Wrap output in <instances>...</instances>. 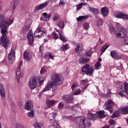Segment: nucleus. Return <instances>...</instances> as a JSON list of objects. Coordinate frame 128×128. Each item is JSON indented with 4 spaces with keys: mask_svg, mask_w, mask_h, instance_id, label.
<instances>
[{
    "mask_svg": "<svg viewBox=\"0 0 128 128\" xmlns=\"http://www.w3.org/2000/svg\"><path fill=\"white\" fill-rule=\"evenodd\" d=\"M52 82L48 83L45 88L44 89L43 92H48L50 88L52 90H56L58 86H60L62 84V76L58 73H54L52 75Z\"/></svg>",
    "mask_w": 128,
    "mask_h": 128,
    "instance_id": "obj_1",
    "label": "nucleus"
},
{
    "mask_svg": "<svg viewBox=\"0 0 128 128\" xmlns=\"http://www.w3.org/2000/svg\"><path fill=\"white\" fill-rule=\"evenodd\" d=\"M2 36L1 37V44L2 46L5 48H8L10 46V41L6 37V34H8V31H6V28L2 29Z\"/></svg>",
    "mask_w": 128,
    "mask_h": 128,
    "instance_id": "obj_2",
    "label": "nucleus"
},
{
    "mask_svg": "<svg viewBox=\"0 0 128 128\" xmlns=\"http://www.w3.org/2000/svg\"><path fill=\"white\" fill-rule=\"evenodd\" d=\"M116 36L122 38V42L123 44L128 46V32L126 28L120 30L118 32L116 33Z\"/></svg>",
    "mask_w": 128,
    "mask_h": 128,
    "instance_id": "obj_3",
    "label": "nucleus"
},
{
    "mask_svg": "<svg viewBox=\"0 0 128 128\" xmlns=\"http://www.w3.org/2000/svg\"><path fill=\"white\" fill-rule=\"evenodd\" d=\"M82 70L83 72H86V76H92V74L94 70V66H91L90 68V65L88 64H86L82 66Z\"/></svg>",
    "mask_w": 128,
    "mask_h": 128,
    "instance_id": "obj_4",
    "label": "nucleus"
},
{
    "mask_svg": "<svg viewBox=\"0 0 128 128\" xmlns=\"http://www.w3.org/2000/svg\"><path fill=\"white\" fill-rule=\"evenodd\" d=\"M78 126L80 128H86V119L82 116H78L74 118Z\"/></svg>",
    "mask_w": 128,
    "mask_h": 128,
    "instance_id": "obj_5",
    "label": "nucleus"
},
{
    "mask_svg": "<svg viewBox=\"0 0 128 128\" xmlns=\"http://www.w3.org/2000/svg\"><path fill=\"white\" fill-rule=\"evenodd\" d=\"M112 106H116V104H114L112 100L108 99L104 105V110H108L110 112H112V111L114 110Z\"/></svg>",
    "mask_w": 128,
    "mask_h": 128,
    "instance_id": "obj_6",
    "label": "nucleus"
},
{
    "mask_svg": "<svg viewBox=\"0 0 128 128\" xmlns=\"http://www.w3.org/2000/svg\"><path fill=\"white\" fill-rule=\"evenodd\" d=\"M14 22V17L10 16L8 19L4 20V24L1 29V32H2V28H5L6 30V32H8V27L9 26H10Z\"/></svg>",
    "mask_w": 128,
    "mask_h": 128,
    "instance_id": "obj_7",
    "label": "nucleus"
},
{
    "mask_svg": "<svg viewBox=\"0 0 128 128\" xmlns=\"http://www.w3.org/2000/svg\"><path fill=\"white\" fill-rule=\"evenodd\" d=\"M8 60L9 62H14L16 60V51L14 48H12L8 55Z\"/></svg>",
    "mask_w": 128,
    "mask_h": 128,
    "instance_id": "obj_8",
    "label": "nucleus"
},
{
    "mask_svg": "<svg viewBox=\"0 0 128 128\" xmlns=\"http://www.w3.org/2000/svg\"><path fill=\"white\" fill-rule=\"evenodd\" d=\"M114 16L115 18H123L124 20H128V16L124 14V13L120 12H114Z\"/></svg>",
    "mask_w": 128,
    "mask_h": 128,
    "instance_id": "obj_9",
    "label": "nucleus"
},
{
    "mask_svg": "<svg viewBox=\"0 0 128 128\" xmlns=\"http://www.w3.org/2000/svg\"><path fill=\"white\" fill-rule=\"evenodd\" d=\"M28 86L30 90H34L38 86V82L35 78L30 80L28 84Z\"/></svg>",
    "mask_w": 128,
    "mask_h": 128,
    "instance_id": "obj_10",
    "label": "nucleus"
},
{
    "mask_svg": "<svg viewBox=\"0 0 128 128\" xmlns=\"http://www.w3.org/2000/svg\"><path fill=\"white\" fill-rule=\"evenodd\" d=\"M50 16H52V14H48L46 12H44L42 15L40 20H42V22H48L50 18Z\"/></svg>",
    "mask_w": 128,
    "mask_h": 128,
    "instance_id": "obj_11",
    "label": "nucleus"
},
{
    "mask_svg": "<svg viewBox=\"0 0 128 128\" xmlns=\"http://www.w3.org/2000/svg\"><path fill=\"white\" fill-rule=\"evenodd\" d=\"M110 56L114 60H122V58L121 55H118L116 51L114 50L110 51Z\"/></svg>",
    "mask_w": 128,
    "mask_h": 128,
    "instance_id": "obj_12",
    "label": "nucleus"
},
{
    "mask_svg": "<svg viewBox=\"0 0 128 128\" xmlns=\"http://www.w3.org/2000/svg\"><path fill=\"white\" fill-rule=\"evenodd\" d=\"M48 2H46L44 3H42L40 4L37 5L35 7V11L38 12V10H42V8H44L48 6Z\"/></svg>",
    "mask_w": 128,
    "mask_h": 128,
    "instance_id": "obj_13",
    "label": "nucleus"
},
{
    "mask_svg": "<svg viewBox=\"0 0 128 128\" xmlns=\"http://www.w3.org/2000/svg\"><path fill=\"white\" fill-rule=\"evenodd\" d=\"M82 48H84L82 44H78L75 49V52L78 54V56H82Z\"/></svg>",
    "mask_w": 128,
    "mask_h": 128,
    "instance_id": "obj_14",
    "label": "nucleus"
},
{
    "mask_svg": "<svg viewBox=\"0 0 128 128\" xmlns=\"http://www.w3.org/2000/svg\"><path fill=\"white\" fill-rule=\"evenodd\" d=\"M72 94L71 95H66L62 96V99L65 100L66 102H72L74 100V97H72Z\"/></svg>",
    "mask_w": 128,
    "mask_h": 128,
    "instance_id": "obj_15",
    "label": "nucleus"
},
{
    "mask_svg": "<svg viewBox=\"0 0 128 128\" xmlns=\"http://www.w3.org/2000/svg\"><path fill=\"white\" fill-rule=\"evenodd\" d=\"M27 38L30 44H34V34H32V30L28 32Z\"/></svg>",
    "mask_w": 128,
    "mask_h": 128,
    "instance_id": "obj_16",
    "label": "nucleus"
},
{
    "mask_svg": "<svg viewBox=\"0 0 128 128\" xmlns=\"http://www.w3.org/2000/svg\"><path fill=\"white\" fill-rule=\"evenodd\" d=\"M22 77V70H20V66H19L16 69V78L17 80H20V78Z\"/></svg>",
    "mask_w": 128,
    "mask_h": 128,
    "instance_id": "obj_17",
    "label": "nucleus"
},
{
    "mask_svg": "<svg viewBox=\"0 0 128 128\" xmlns=\"http://www.w3.org/2000/svg\"><path fill=\"white\" fill-rule=\"evenodd\" d=\"M120 30H124V28H118L116 32V28H114L113 26H110V34H116H116H118V31Z\"/></svg>",
    "mask_w": 128,
    "mask_h": 128,
    "instance_id": "obj_18",
    "label": "nucleus"
},
{
    "mask_svg": "<svg viewBox=\"0 0 128 128\" xmlns=\"http://www.w3.org/2000/svg\"><path fill=\"white\" fill-rule=\"evenodd\" d=\"M33 106L32 101H28L25 105L24 108L27 110H32Z\"/></svg>",
    "mask_w": 128,
    "mask_h": 128,
    "instance_id": "obj_19",
    "label": "nucleus"
},
{
    "mask_svg": "<svg viewBox=\"0 0 128 128\" xmlns=\"http://www.w3.org/2000/svg\"><path fill=\"white\" fill-rule=\"evenodd\" d=\"M100 11L103 16H106L108 14V8L106 7L102 8Z\"/></svg>",
    "mask_w": 128,
    "mask_h": 128,
    "instance_id": "obj_20",
    "label": "nucleus"
},
{
    "mask_svg": "<svg viewBox=\"0 0 128 128\" xmlns=\"http://www.w3.org/2000/svg\"><path fill=\"white\" fill-rule=\"evenodd\" d=\"M56 32H58L59 36H60V38L62 42H68V40H66V38H65L64 36V34L62 33V32L59 31L58 30H56Z\"/></svg>",
    "mask_w": 128,
    "mask_h": 128,
    "instance_id": "obj_21",
    "label": "nucleus"
},
{
    "mask_svg": "<svg viewBox=\"0 0 128 128\" xmlns=\"http://www.w3.org/2000/svg\"><path fill=\"white\" fill-rule=\"evenodd\" d=\"M96 114L99 118H104V116L107 114L106 112H105L104 110L98 112Z\"/></svg>",
    "mask_w": 128,
    "mask_h": 128,
    "instance_id": "obj_22",
    "label": "nucleus"
},
{
    "mask_svg": "<svg viewBox=\"0 0 128 128\" xmlns=\"http://www.w3.org/2000/svg\"><path fill=\"white\" fill-rule=\"evenodd\" d=\"M24 58L26 62H30V52H24Z\"/></svg>",
    "mask_w": 128,
    "mask_h": 128,
    "instance_id": "obj_23",
    "label": "nucleus"
},
{
    "mask_svg": "<svg viewBox=\"0 0 128 128\" xmlns=\"http://www.w3.org/2000/svg\"><path fill=\"white\" fill-rule=\"evenodd\" d=\"M56 102V100H47L46 101V104L48 106V108H50V106H54Z\"/></svg>",
    "mask_w": 128,
    "mask_h": 128,
    "instance_id": "obj_24",
    "label": "nucleus"
},
{
    "mask_svg": "<svg viewBox=\"0 0 128 128\" xmlns=\"http://www.w3.org/2000/svg\"><path fill=\"white\" fill-rule=\"evenodd\" d=\"M52 112L50 113V116L54 120L56 116H58V111L56 109L52 108Z\"/></svg>",
    "mask_w": 128,
    "mask_h": 128,
    "instance_id": "obj_25",
    "label": "nucleus"
},
{
    "mask_svg": "<svg viewBox=\"0 0 128 128\" xmlns=\"http://www.w3.org/2000/svg\"><path fill=\"white\" fill-rule=\"evenodd\" d=\"M50 122L52 126L54 128H60V125L58 124V122H56V121L54 120H50Z\"/></svg>",
    "mask_w": 128,
    "mask_h": 128,
    "instance_id": "obj_26",
    "label": "nucleus"
},
{
    "mask_svg": "<svg viewBox=\"0 0 128 128\" xmlns=\"http://www.w3.org/2000/svg\"><path fill=\"white\" fill-rule=\"evenodd\" d=\"M88 11L90 12H92V14H98L99 12L98 10L94 7H89Z\"/></svg>",
    "mask_w": 128,
    "mask_h": 128,
    "instance_id": "obj_27",
    "label": "nucleus"
},
{
    "mask_svg": "<svg viewBox=\"0 0 128 128\" xmlns=\"http://www.w3.org/2000/svg\"><path fill=\"white\" fill-rule=\"evenodd\" d=\"M4 26V17L2 15H0V28L2 30Z\"/></svg>",
    "mask_w": 128,
    "mask_h": 128,
    "instance_id": "obj_28",
    "label": "nucleus"
},
{
    "mask_svg": "<svg viewBox=\"0 0 128 128\" xmlns=\"http://www.w3.org/2000/svg\"><path fill=\"white\" fill-rule=\"evenodd\" d=\"M34 36L36 38H42V34H40V30L38 28H37L36 30L34 32Z\"/></svg>",
    "mask_w": 128,
    "mask_h": 128,
    "instance_id": "obj_29",
    "label": "nucleus"
},
{
    "mask_svg": "<svg viewBox=\"0 0 128 128\" xmlns=\"http://www.w3.org/2000/svg\"><path fill=\"white\" fill-rule=\"evenodd\" d=\"M104 24V21L102 18H98L96 20V26H102Z\"/></svg>",
    "mask_w": 128,
    "mask_h": 128,
    "instance_id": "obj_30",
    "label": "nucleus"
},
{
    "mask_svg": "<svg viewBox=\"0 0 128 128\" xmlns=\"http://www.w3.org/2000/svg\"><path fill=\"white\" fill-rule=\"evenodd\" d=\"M90 60V58H80L79 59V63L82 64L88 62Z\"/></svg>",
    "mask_w": 128,
    "mask_h": 128,
    "instance_id": "obj_31",
    "label": "nucleus"
},
{
    "mask_svg": "<svg viewBox=\"0 0 128 128\" xmlns=\"http://www.w3.org/2000/svg\"><path fill=\"white\" fill-rule=\"evenodd\" d=\"M120 110V112H121L122 114H128V107L126 106L121 108H120V110Z\"/></svg>",
    "mask_w": 128,
    "mask_h": 128,
    "instance_id": "obj_32",
    "label": "nucleus"
},
{
    "mask_svg": "<svg viewBox=\"0 0 128 128\" xmlns=\"http://www.w3.org/2000/svg\"><path fill=\"white\" fill-rule=\"evenodd\" d=\"M108 46H110V44H106L100 50L101 54H104V52H106Z\"/></svg>",
    "mask_w": 128,
    "mask_h": 128,
    "instance_id": "obj_33",
    "label": "nucleus"
},
{
    "mask_svg": "<svg viewBox=\"0 0 128 128\" xmlns=\"http://www.w3.org/2000/svg\"><path fill=\"white\" fill-rule=\"evenodd\" d=\"M38 30L40 32V34H42V36H44L46 34V29L44 28H38Z\"/></svg>",
    "mask_w": 128,
    "mask_h": 128,
    "instance_id": "obj_34",
    "label": "nucleus"
},
{
    "mask_svg": "<svg viewBox=\"0 0 128 128\" xmlns=\"http://www.w3.org/2000/svg\"><path fill=\"white\" fill-rule=\"evenodd\" d=\"M120 116V111L118 110V111L115 112L112 116H111L112 118H118Z\"/></svg>",
    "mask_w": 128,
    "mask_h": 128,
    "instance_id": "obj_35",
    "label": "nucleus"
},
{
    "mask_svg": "<svg viewBox=\"0 0 128 128\" xmlns=\"http://www.w3.org/2000/svg\"><path fill=\"white\" fill-rule=\"evenodd\" d=\"M88 116L89 120H96V115L92 113H88Z\"/></svg>",
    "mask_w": 128,
    "mask_h": 128,
    "instance_id": "obj_36",
    "label": "nucleus"
},
{
    "mask_svg": "<svg viewBox=\"0 0 128 128\" xmlns=\"http://www.w3.org/2000/svg\"><path fill=\"white\" fill-rule=\"evenodd\" d=\"M84 6H88V3L86 2H82L76 6V10H80Z\"/></svg>",
    "mask_w": 128,
    "mask_h": 128,
    "instance_id": "obj_37",
    "label": "nucleus"
},
{
    "mask_svg": "<svg viewBox=\"0 0 128 128\" xmlns=\"http://www.w3.org/2000/svg\"><path fill=\"white\" fill-rule=\"evenodd\" d=\"M34 128H44V125H42L41 123L36 122L34 124Z\"/></svg>",
    "mask_w": 128,
    "mask_h": 128,
    "instance_id": "obj_38",
    "label": "nucleus"
},
{
    "mask_svg": "<svg viewBox=\"0 0 128 128\" xmlns=\"http://www.w3.org/2000/svg\"><path fill=\"white\" fill-rule=\"evenodd\" d=\"M88 18V16H80L77 18V20L78 22H82V20H86Z\"/></svg>",
    "mask_w": 128,
    "mask_h": 128,
    "instance_id": "obj_39",
    "label": "nucleus"
},
{
    "mask_svg": "<svg viewBox=\"0 0 128 128\" xmlns=\"http://www.w3.org/2000/svg\"><path fill=\"white\" fill-rule=\"evenodd\" d=\"M27 115L28 118H34V110H31L27 114Z\"/></svg>",
    "mask_w": 128,
    "mask_h": 128,
    "instance_id": "obj_40",
    "label": "nucleus"
},
{
    "mask_svg": "<svg viewBox=\"0 0 128 128\" xmlns=\"http://www.w3.org/2000/svg\"><path fill=\"white\" fill-rule=\"evenodd\" d=\"M94 68L96 70H100L102 68V64L100 62H96L94 64Z\"/></svg>",
    "mask_w": 128,
    "mask_h": 128,
    "instance_id": "obj_41",
    "label": "nucleus"
},
{
    "mask_svg": "<svg viewBox=\"0 0 128 128\" xmlns=\"http://www.w3.org/2000/svg\"><path fill=\"white\" fill-rule=\"evenodd\" d=\"M82 94V90L78 89L74 93H72V96H78Z\"/></svg>",
    "mask_w": 128,
    "mask_h": 128,
    "instance_id": "obj_42",
    "label": "nucleus"
},
{
    "mask_svg": "<svg viewBox=\"0 0 128 128\" xmlns=\"http://www.w3.org/2000/svg\"><path fill=\"white\" fill-rule=\"evenodd\" d=\"M18 0H14V1L13 6H12V10H14V8H16V7L18 6Z\"/></svg>",
    "mask_w": 128,
    "mask_h": 128,
    "instance_id": "obj_43",
    "label": "nucleus"
},
{
    "mask_svg": "<svg viewBox=\"0 0 128 128\" xmlns=\"http://www.w3.org/2000/svg\"><path fill=\"white\" fill-rule=\"evenodd\" d=\"M124 89L126 94H128V84L127 82H124Z\"/></svg>",
    "mask_w": 128,
    "mask_h": 128,
    "instance_id": "obj_44",
    "label": "nucleus"
},
{
    "mask_svg": "<svg viewBox=\"0 0 128 128\" xmlns=\"http://www.w3.org/2000/svg\"><path fill=\"white\" fill-rule=\"evenodd\" d=\"M92 48L90 49V50L86 52L84 56H92Z\"/></svg>",
    "mask_w": 128,
    "mask_h": 128,
    "instance_id": "obj_45",
    "label": "nucleus"
},
{
    "mask_svg": "<svg viewBox=\"0 0 128 128\" xmlns=\"http://www.w3.org/2000/svg\"><path fill=\"white\" fill-rule=\"evenodd\" d=\"M45 72H46V67L44 66L41 68L40 73L41 74H44Z\"/></svg>",
    "mask_w": 128,
    "mask_h": 128,
    "instance_id": "obj_46",
    "label": "nucleus"
},
{
    "mask_svg": "<svg viewBox=\"0 0 128 128\" xmlns=\"http://www.w3.org/2000/svg\"><path fill=\"white\" fill-rule=\"evenodd\" d=\"M58 27L60 28H64V22L62 21H60L58 24Z\"/></svg>",
    "mask_w": 128,
    "mask_h": 128,
    "instance_id": "obj_47",
    "label": "nucleus"
},
{
    "mask_svg": "<svg viewBox=\"0 0 128 128\" xmlns=\"http://www.w3.org/2000/svg\"><path fill=\"white\" fill-rule=\"evenodd\" d=\"M0 96H1V98L2 100H4L6 98V94L4 93V91L0 92Z\"/></svg>",
    "mask_w": 128,
    "mask_h": 128,
    "instance_id": "obj_48",
    "label": "nucleus"
},
{
    "mask_svg": "<svg viewBox=\"0 0 128 128\" xmlns=\"http://www.w3.org/2000/svg\"><path fill=\"white\" fill-rule=\"evenodd\" d=\"M83 28L84 30H88V28H90V24L88 23H84L83 24Z\"/></svg>",
    "mask_w": 128,
    "mask_h": 128,
    "instance_id": "obj_49",
    "label": "nucleus"
},
{
    "mask_svg": "<svg viewBox=\"0 0 128 128\" xmlns=\"http://www.w3.org/2000/svg\"><path fill=\"white\" fill-rule=\"evenodd\" d=\"M60 19V15L58 14H55L53 17V20L54 22Z\"/></svg>",
    "mask_w": 128,
    "mask_h": 128,
    "instance_id": "obj_50",
    "label": "nucleus"
},
{
    "mask_svg": "<svg viewBox=\"0 0 128 128\" xmlns=\"http://www.w3.org/2000/svg\"><path fill=\"white\" fill-rule=\"evenodd\" d=\"M44 82V78L42 77H40L38 80V84H42Z\"/></svg>",
    "mask_w": 128,
    "mask_h": 128,
    "instance_id": "obj_51",
    "label": "nucleus"
},
{
    "mask_svg": "<svg viewBox=\"0 0 128 128\" xmlns=\"http://www.w3.org/2000/svg\"><path fill=\"white\" fill-rule=\"evenodd\" d=\"M68 44L64 45L62 48V50L63 52H66V50H68Z\"/></svg>",
    "mask_w": 128,
    "mask_h": 128,
    "instance_id": "obj_52",
    "label": "nucleus"
},
{
    "mask_svg": "<svg viewBox=\"0 0 128 128\" xmlns=\"http://www.w3.org/2000/svg\"><path fill=\"white\" fill-rule=\"evenodd\" d=\"M64 103L62 102H60L58 106V108L62 110L64 108Z\"/></svg>",
    "mask_w": 128,
    "mask_h": 128,
    "instance_id": "obj_53",
    "label": "nucleus"
},
{
    "mask_svg": "<svg viewBox=\"0 0 128 128\" xmlns=\"http://www.w3.org/2000/svg\"><path fill=\"white\" fill-rule=\"evenodd\" d=\"M109 123L110 126H114V124H116V121L114 120L110 119L109 120Z\"/></svg>",
    "mask_w": 128,
    "mask_h": 128,
    "instance_id": "obj_54",
    "label": "nucleus"
},
{
    "mask_svg": "<svg viewBox=\"0 0 128 128\" xmlns=\"http://www.w3.org/2000/svg\"><path fill=\"white\" fill-rule=\"evenodd\" d=\"M47 54L50 60H54V56L52 54V53L48 52Z\"/></svg>",
    "mask_w": 128,
    "mask_h": 128,
    "instance_id": "obj_55",
    "label": "nucleus"
},
{
    "mask_svg": "<svg viewBox=\"0 0 128 128\" xmlns=\"http://www.w3.org/2000/svg\"><path fill=\"white\" fill-rule=\"evenodd\" d=\"M30 28V24H27L26 25L24 28V32H26V30H28Z\"/></svg>",
    "mask_w": 128,
    "mask_h": 128,
    "instance_id": "obj_56",
    "label": "nucleus"
},
{
    "mask_svg": "<svg viewBox=\"0 0 128 128\" xmlns=\"http://www.w3.org/2000/svg\"><path fill=\"white\" fill-rule=\"evenodd\" d=\"M78 82H74L72 84V90H74V88H76L78 87Z\"/></svg>",
    "mask_w": 128,
    "mask_h": 128,
    "instance_id": "obj_57",
    "label": "nucleus"
},
{
    "mask_svg": "<svg viewBox=\"0 0 128 128\" xmlns=\"http://www.w3.org/2000/svg\"><path fill=\"white\" fill-rule=\"evenodd\" d=\"M120 94V96H126V91H122L119 92L118 94Z\"/></svg>",
    "mask_w": 128,
    "mask_h": 128,
    "instance_id": "obj_58",
    "label": "nucleus"
},
{
    "mask_svg": "<svg viewBox=\"0 0 128 128\" xmlns=\"http://www.w3.org/2000/svg\"><path fill=\"white\" fill-rule=\"evenodd\" d=\"M52 35H53V38L54 40H57V38H58V35L55 32H53Z\"/></svg>",
    "mask_w": 128,
    "mask_h": 128,
    "instance_id": "obj_59",
    "label": "nucleus"
},
{
    "mask_svg": "<svg viewBox=\"0 0 128 128\" xmlns=\"http://www.w3.org/2000/svg\"><path fill=\"white\" fill-rule=\"evenodd\" d=\"M4 92V86L2 84H0V92Z\"/></svg>",
    "mask_w": 128,
    "mask_h": 128,
    "instance_id": "obj_60",
    "label": "nucleus"
},
{
    "mask_svg": "<svg viewBox=\"0 0 128 128\" xmlns=\"http://www.w3.org/2000/svg\"><path fill=\"white\" fill-rule=\"evenodd\" d=\"M66 4V1L64 0H60L58 3L59 6H64Z\"/></svg>",
    "mask_w": 128,
    "mask_h": 128,
    "instance_id": "obj_61",
    "label": "nucleus"
},
{
    "mask_svg": "<svg viewBox=\"0 0 128 128\" xmlns=\"http://www.w3.org/2000/svg\"><path fill=\"white\" fill-rule=\"evenodd\" d=\"M88 82V80L86 79V80H81L80 81V82L82 84H86V82Z\"/></svg>",
    "mask_w": 128,
    "mask_h": 128,
    "instance_id": "obj_62",
    "label": "nucleus"
},
{
    "mask_svg": "<svg viewBox=\"0 0 128 128\" xmlns=\"http://www.w3.org/2000/svg\"><path fill=\"white\" fill-rule=\"evenodd\" d=\"M78 109V106H73L72 108V110H74V112H76V110H77Z\"/></svg>",
    "mask_w": 128,
    "mask_h": 128,
    "instance_id": "obj_63",
    "label": "nucleus"
},
{
    "mask_svg": "<svg viewBox=\"0 0 128 128\" xmlns=\"http://www.w3.org/2000/svg\"><path fill=\"white\" fill-rule=\"evenodd\" d=\"M64 120H70V116H63Z\"/></svg>",
    "mask_w": 128,
    "mask_h": 128,
    "instance_id": "obj_64",
    "label": "nucleus"
}]
</instances>
